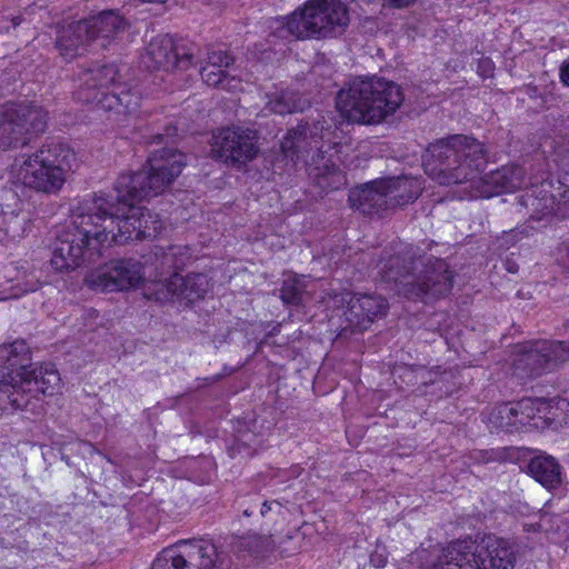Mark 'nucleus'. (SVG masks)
<instances>
[{
  "instance_id": "b1692460",
  "label": "nucleus",
  "mask_w": 569,
  "mask_h": 569,
  "mask_svg": "<svg viewBox=\"0 0 569 569\" xmlns=\"http://www.w3.org/2000/svg\"><path fill=\"white\" fill-rule=\"evenodd\" d=\"M528 473L547 489H555L561 483V466L549 455L532 457L527 466Z\"/></svg>"
},
{
  "instance_id": "4468645a",
  "label": "nucleus",
  "mask_w": 569,
  "mask_h": 569,
  "mask_svg": "<svg viewBox=\"0 0 569 569\" xmlns=\"http://www.w3.org/2000/svg\"><path fill=\"white\" fill-rule=\"evenodd\" d=\"M142 263L134 259L113 260L90 271L86 284L97 291H123L136 288L143 279Z\"/></svg>"
},
{
  "instance_id": "72a5a7b5",
  "label": "nucleus",
  "mask_w": 569,
  "mask_h": 569,
  "mask_svg": "<svg viewBox=\"0 0 569 569\" xmlns=\"http://www.w3.org/2000/svg\"><path fill=\"white\" fill-rule=\"evenodd\" d=\"M305 286L296 277H289L283 281L281 288V299L286 305L299 306L302 301Z\"/></svg>"
},
{
  "instance_id": "2eb2a0df",
  "label": "nucleus",
  "mask_w": 569,
  "mask_h": 569,
  "mask_svg": "<svg viewBox=\"0 0 569 569\" xmlns=\"http://www.w3.org/2000/svg\"><path fill=\"white\" fill-rule=\"evenodd\" d=\"M200 48L188 41L176 42L172 37L159 36L151 40L147 49V58L153 69L187 70L199 60Z\"/></svg>"
},
{
  "instance_id": "f257e3e1",
  "label": "nucleus",
  "mask_w": 569,
  "mask_h": 569,
  "mask_svg": "<svg viewBox=\"0 0 569 569\" xmlns=\"http://www.w3.org/2000/svg\"><path fill=\"white\" fill-rule=\"evenodd\" d=\"M186 166V156L173 149L152 152L148 170L121 174L116 194L88 196L71 209L69 222L57 232L51 264L58 271L94 262L103 247L136 240L134 202L162 193Z\"/></svg>"
},
{
  "instance_id": "8fccbe9b",
  "label": "nucleus",
  "mask_w": 569,
  "mask_h": 569,
  "mask_svg": "<svg viewBox=\"0 0 569 569\" xmlns=\"http://www.w3.org/2000/svg\"><path fill=\"white\" fill-rule=\"evenodd\" d=\"M153 139H154V140L157 139V140H159V142H160V141H161V139H162V136H161V134H158V136H156Z\"/></svg>"
},
{
  "instance_id": "f8f14e48",
  "label": "nucleus",
  "mask_w": 569,
  "mask_h": 569,
  "mask_svg": "<svg viewBox=\"0 0 569 569\" xmlns=\"http://www.w3.org/2000/svg\"><path fill=\"white\" fill-rule=\"evenodd\" d=\"M569 361V342L532 340L516 347L513 375L519 379L536 378L555 371Z\"/></svg>"
},
{
  "instance_id": "4be33fe9",
  "label": "nucleus",
  "mask_w": 569,
  "mask_h": 569,
  "mask_svg": "<svg viewBox=\"0 0 569 569\" xmlns=\"http://www.w3.org/2000/svg\"><path fill=\"white\" fill-rule=\"evenodd\" d=\"M382 181L391 211L415 202L423 190L422 181L416 177H387Z\"/></svg>"
},
{
  "instance_id": "37998d69",
  "label": "nucleus",
  "mask_w": 569,
  "mask_h": 569,
  "mask_svg": "<svg viewBox=\"0 0 569 569\" xmlns=\"http://www.w3.org/2000/svg\"><path fill=\"white\" fill-rule=\"evenodd\" d=\"M512 405L517 431H519L522 427L530 426L529 419L527 418L523 408H518L517 402Z\"/></svg>"
},
{
  "instance_id": "7c9ffc66",
  "label": "nucleus",
  "mask_w": 569,
  "mask_h": 569,
  "mask_svg": "<svg viewBox=\"0 0 569 569\" xmlns=\"http://www.w3.org/2000/svg\"><path fill=\"white\" fill-rule=\"evenodd\" d=\"M199 60H196L193 66L200 63L202 64L206 62L204 66L211 67L213 69H224L229 68L231 64H233V57L228 54L226 50L222 49H216L213 47H208L206 54L202 53V50L200 49L199 52Z\"/></svg>"
},
{
  "instance_id": "58836bf2",
  "label": "nucleus",
  "mask_w": 569,
  "mask_h": 569,
  "mask_svg": "<svg viewBox=\"0 0 569 569\" xmlns=\"http://www.w3.org/2000/svg\"><path fill=\"white\" fill-rule=\"evenodd\" d=\"M169 247L177 270L187 267L193 260V250L189 246L171 244Z\"/></svg>"
},
{
  "instance_id": "7ed1b4c3",
  "label": "nucleus",
  "mask_w": 569,
  "mask_h": 569,
  "mask_svg": "<svg viewBox=\"0 0 569 569\" xmlns=\"http://www.w3.org/2000/svg\"><path fill=\"white\" fill-rule=\"evenodd\" d=\"M378 276L392 283L399 295L412 300H428L448 295L452 273L443 259L420 254L413 246L385 249L377 264Z\"/></svg>"
},
{
  "instance_id": "09e8293b",
  "label": "nucleus",
  "mask_w": 569,
  "mask_h": 569,
  "mask_svg": "<svg viewBox=\"0 0 569 569\" xmlns=\"http://www.w3.org/2000/svg\"><path fill=\"white\" fill-rule=\"evenodd\" d=\"M508 271H509V272H515V271H516V269H513V266H509V267H508Z\"/></svg>"
},
{
  "instance_id": "bb28decb",
  "label": "nucleus",
  "mask_w": 569,
  "mask_h": 569,
  "mask_svg": "<svg viewBox=\"0 0 569 569\" xmlns=\"http://www.w3.org/2000/svg\"><path fill=\"white\" fill-rule=\"evenodd\" d=\"M306 104V100L301 99L298 92L284 90L273 94L267 102L266 109L270 112L284 116L288 113L303 111Z\"/></svg>"
},
{
  "instance_id": "dca6fc26",
  "label": "nucleus",
  "mask_w": 569,
  "mask_h": 569,
  "mask_svg": "<svg viewBox=\"0 0 569 569\" xmlns=\"http://www.w3.org/2000/svg\"><path fill=\"white\" fill-rule=\"evenodd\" d=\"M210 288V280L206 273L192 272L182 277L174 272L168 279L156 282L151 295L160 302L173 298L193 302L203 299Z\"/></svg>"
},
{
  "instance_id": "e433bc0d",
  "label": "nucleus",
  "mask_w": 569,
  "mask_h": 569,
  "mask_svg": "<svg viewBox=\"0 0 569 569\" xmlns=\"http://www.w3.org/2000/svg\"><path fill=\"white\" fill-rule=\"evenodd\" d=\"M264 498L258 493L247 495L238 501V508L246 517H253L256 522H259L260 507L258 503H263Z\"/></svg>"
},
{
  "instance_id": "c9c22d12",
  "label": "nucleus",
  "mask_w": 569,
  "mask_h": 569,
  "mask_svg": "<svg viewBox=\"0 0 569 569\" xmlns=\"http://www.w3.org/2000/svg\"><path fill=\"white\" fill-rule=\"evenodd\" d=\"M471 459L479 463L505 462L509 459V449L501 447L488 450H476L471 453Z\"/></svg>"
},
{
  "instance_id": "9d476101",
  "label": "nucleus",
  "mask_w": 569,
  "mask_h": 569,
  "mask_svg": "<svg viewBox=\"0 0 569 569\" xmlns=\"http://www.w3.org/2000/svg\"><path fill=\"white\" fill-rule=\"evenodd\" d=\"M124 29L123 18L114 10H104L57 29L56 48L66 60L83 54L86 48L98 39H111Z\"/></svg>"
},
{
  "instance_id": "c85d7f7f",
  "label": "nucleus",
  "mask_w": 569,
  "mask_h": 569,
  "mask_svg": "<svg viewBox=\"0 0 569 569\" xmlns=\"http://www.w3.org/2000/svg\"><path fill=\"white\" fill-rule=\"evenodd\" d=\"M491 429L503 432H516V421L512 403H501L495 407L488 416Z\"/></svg>"
},
{
  "instance_id": "ea45409f",
  "label": "nucleus",
  "mask_w": 569,
  "mask_h": 569,
  "mask_svg": "<svg viewBox=\"0 0 569 569\" xmlns=\"http://www.w3.org/2000/svg\"><path fill=\"white\" fill-rule=\"evenodd\" d=\"M555 162L561 172L569 176V139L563 140L556 147Z\"/></svg>"
},
{
  "instance_id": "473e14b6",
  "label": "nucleus",
  "mask_w": 569,
  "mask_h": 569,
  "mask_svg": "<svg viewBox=\"0 0 569 569\" xmlns=\"http://www.w3.org/2000/svg\"><path fill=\"white\" fill-rule=\"evenodd\" d=\"M24 218L19 217L14 212H2L0 204V233L10 239H16L22 236L24 228Z\"/></svg>"
},
{
  "instance_id": "412c9836",
  "label": "nucleus",
  "mask_w": 569,
  "mask_h": 569,
  "mask_svg": "<svg viewBox=\"0 0 569 569\" xmlns=\"http://www.w3.org/2000/svg\"><path fill=\"white\" fill-rule=\"evenodd\" d=\"M518 408H523L530 426L541 428L553 422H567L562 411L569 407L566 399L523 398L517 402Z\"/></svg>"
},
{
  "instance_id": "5701e85b",
  "label": "nucleus",
  "mask_w": 569,
  "mask_h": 569,
  "mask_svg": "<svg viewBox=\"0 0 569 569\" xmlns=\"http://www.w3.org/2000/svg\"><path fill=\"white\" fill-rule=\"evenodd\" d=\"M141 102V92L134 87L117 83L109 93H102L99 108L117 113L132 114L138 111Z\"/></svg>"
},
{
  "instance_id": "a878e982",
  "label": "nucleus",
  "mask_w": 569,
  "mask_h": 569,
  "mask_svg": "<svg viewBox=\"0 0 569 569\" xmlns=\"http://www.w3.org/2000/svg\"><path fill=\"white\" fill-rule=\"evenodd\" d=\"M234 548L239 552L247 551L256 558H264L273 551L274 542L271 535L248 533L237 538Z\"/></svg>"
},
{
  "instance_id": "6ab92c4d",
  "label": "nucleus",
  "mask_w": 569,
  "mask_h": 569,
  "mask_svg": "<svg viewBox=\"0 0 569 569\" xmlns=\"http://www.w3.org/2000/svg\"><path fill=\"white\" fill-rule=\"evenodd\" d=\"M347 300L348 309L345 312L346 319L351 327L358 330H366L376 318L385 316L388 310V301L380 295L357 293L350 295Z\"/></svg>"
},
{
  "instance_id": "f3484780",
  "label": "nucleus",
  "mask_w": 569,
  "mask_h": 569,
  "mask_svg": "<svg viewBox=\"0 0 569 569\" xmlns=\"http://www.w3.org/2000/svg\"><path fill=\"white\" fill-rule=\"evenodd\" d=\"M10 130L16 148L23 147L47 129V111L33 103L7 104Z\"/></svg>"
},
{
  "instance_id": "cd10ccee",
  "label": "nucleus",
  "mask_w": 569,
  "mask_h": 569,
  "mask_svg": "<svg viewBox=\"0 0 569 569\" xmlns=\"http://www.w3.org/2000/svg\"><path fill=\"white\" fill-rule=\"evenodd\" d=\"M136 219L138 220L136 240L151 239L162 229V222L157 214L143 208H134Z\"/></svg>"
},
{
  "instance_id": "c03bdc74",
  "label": "nucleus",
  "mask_w": 569,
  "mask_h": 569,
  "mask_svg": "<svg viewBox=\"0 0 569 569\" xmlns=\"http://www.w3.org/2000/svg\"><path fill=\"white\" fill-rule=\"evenodd\" d=\"M493 70V64L489 59H482L478 64V72L482 77H490Z\"/></svg>"
},
{
  "instance_id": "ddd939ff",
  "label": "nucleus",
  "mask_w": 569,
  "mask_h": 569,
  "mask_svg": "<svg viewBox=\"0 0 569 569\" xmlns=\"http://www.w3.org/2000/svg\"><path fill=\"white\" fill-rule=\"evenodd\" d=\"M257 136L250 129L222 128L212 134L210 156L227 164H246L258 153Z\"/></svg>"
},
{
  "instance_id": "393cba45",
  "label": "nucleus",
  "mask_w": 569,
  "mask_h": 569,
  "mask_svg": "<svg viewBox=\"0 0 569 569\" xmlns=\"http://www.w3.org/2000/svg\"><path fill=\"white\" fill-rule=\"evenodd\" d=\"M518 204L526 210L529 220L540 221L553 213L556 201L547 190H531L518 197Z\"/></svg>"
},
{
  "instance_id": "6e6552de",
  "label": "nucleus",
  "mask_w": 569,
  "mask_h": 569,
  "mask_svg": "<svg viewBox=\"0 0 569 569\" xmlns=\"http://www.w3.org/2000/svg\"><path fill=\"white\" fill-rule=\"evenodd\" d=\"M76 163V153L68 144L54 140L46 141L24 158L19 177L30 189L48 194L57 193Z\"/></svg>"
},
{
  "instance_id": "49530a36",
  "label": "nucleus",
  "mask_w": 569,
  "mask_h": 569,
  "mask_svg": "<svg viewBox=\"0 0 569 569\" xmlns=\"http://www.w3.org/2000/svg\"><path fill=\"white\" fill-rule=\"evenodd\" d=\"M395 8H403L412 3L415 0H387Z\"/></svg>"
},
{
  "instance_id": "4c0bfd02",
  "label": "nucleus",
  "mask_w": 569,
  "mask_h": 569,
  "mask_svg": "<svg viewBox=\"0 0 569 569\" xmlns=\"http://www.w3.org/2000/svg\"><path fill=\"white\" fill-rule=\"evenodd\" d=\"M10 121L4 107L0 110V149L16 148L14 139L10 130Z\"/></svg>"
},
{
  "instance_id": "2f4dec72",
  "label": "nucleus",
  "mask_w": 569,
  "mask_h": 569,
  "mask_svg": "<svg viewBox=\"0 0 569 569\" xmlns=\"http://www.w3.org/2000/svg\"><path fill=\"white\" fill-rule=\"evenodd\" d=\"M256 507H260L259 522L261 527L269 528L284 518V506L278 500L264 499L263 503H258Z\"/></svg>"
},
{
  "instance_id": "9b49d317",
  "label": "nucleus",
  "mask_w": 569,
  "mask_h": 569,
  "mask_svg": "<svg viewBox=\"0 0 569 569\" xmlns=\"http://www.w3.org/2000/svg\"><path fill=\"white\" fill-rule=\"evenodd\" d=\"M231 559L227 551L209 540L183 541L162 550L151 569H230Z\"/></svg>"
},
{
  "instance_id": "c756f323",
  "label": "nucleus",
  "mask_w": 569,
  "mask_h": 569,
  "mask_svg": "<svg viewBox=\"0 0 569 569\" xmlns=\"http://www.w3.org/2000/svg\"><path fill=\"white\" fill-rule=\"evenodd\" d=\"M213 68L208 66H202L200 68V74L202 80L211 87H220L226 90L236 89L238 84V80L234 77H229V73L224 69H217V72H213Z\"/></svg>"
},
{
  "instance_id": "a18cd8bd",
  "label": "nucleus",
  "mask_w": 569,
  "mask_h": 569,
  "mask_svg": "<svg viewBox=\"0 0 569 569\" xmlns=\"http://www.w3.org/2000/svg\"><path fill=\"white\" fill-rule=\"evenodd\" d=\"M560 79L563 84L569 87V60L563 61L561 64Z\"/></svg>"
},
{
  "instance_id": "aec40b11",
  "label": "nucleus",
  "mask_w": 569,
  "mask_h": 569,
  "mask_svg": "<svg viewBox=\"0 0 569 569\" xmlns=\"http://www.w3.org/2000/svg\"><path fill=\"white\" fill-rule=\"evenodd\" d=\"M348 201L351 208L359 210L366 216L391 211L382 178L352 189Z\"/></svg>"
},
{
  "instance_id": "de8ad7c7",
  "label": "nucleus",
  "mask_w": 569,
  "mask_h": 569,
  "mask_svg": "<svg viewBox=\"0 0 569 569\" xmlns=\"http://www.w3.org/2000/svg\"><path fill=\"white\" fill-rule=\"evenodd\" d=\"M220 379V376H214V377H211V378H204L203 380L206 381V383H212V382H216Z\"/></svg>"
},
{
  "instance_id": "79ce46f5",
  "label": "nucleus",
  "mask_w": 569,
  "mask_h": 569,
  "mask_svg": "<svg viewBox=\"0 0 569 569\" xmlns=\"http://www.w3.org/2000/svg\"><path fill=\"white\" fill-rule=\"evenodd\" d=\"M557 261L569 272V240L562 241L558 247Z\"/></svg>"
},
{
  "instance_id": "f03ea898",
  "label": "nucleus",
  "mask_w": 569,
  "mask_h": 569,
  "mask_svg": "<svg viewBox=\"0 0 569 569\" xmlns=\"http://www.w3.org/2000/svg\"><path fill=\"white\" fill-rule=\"evenodd\" d=\"M487 150L478 139L451 134L430 143L423 156L427 176L442 186L470 183L475 198H490L513 192L525 184V171L519 166H506L483 177Z\"/></svg>"
},
{
  "instance_id": "39448f33",
  "label": "nucleus",
  "mask_w": 569,
  "mask_h": 569,
  "mask_svg": "<svg viewBox=\"0 0 569 569\" xmlns=\"http://www.w3.org/2000/svg\"><path fill=\"white\" fill-rule=\"evenodd\" d=\"M331 126L325 117L319 116L311 121H302L287 131L280 148L284 158L295 164L303 162L307 166L309 178L323 192L337 190L346 183L342 170L337 166L325 150L330 144Z\"/></svg>"
},
{
  "instance_id": "a19ab883",
  "label": "nucleus",
  "mask_w": 569,
  "mask_h": 569,
  "mask_svg": "<svg viewBox=\"0 0 569 569\" xmlns=\"http://www.w3.org/2000/svg\"><path fill=\"white\" fill-rule=\"evenodd\" d=\"M370 562L376 568H383L388 562L386 547L377 546L370 555Z\"/></svg>"
},
{
  "instance_id": "0eeeda50",
  "label": "nucleus",
  "mask_w": 569,
  "mask_h": 569,
  "mask_svg": "<svg viewBox=\"0 0 569 569\" xmlns=\"http://www.w3.org/2000/svg\"><path fill=\"white\" fill-rule=\"evenodd\" d=\"M516 549L508 539L486 535L451 542L432 569H513Z\"/></svg>"
},
{
  "instance_id": "f704fd0d",
  "label": "nucleus",
  "mask_w": 569,
  "mask_h": 569,
  "mask_svg": "<svg viewBox=\"0 0 569 569\" xmlns=\"http://www.w3.org/2000/svg\"><path fill=\"white\" fill-rule=\"evenodd\" d=\"M154 268L159 273H167L172 270H177L176 263L173 261V256L171 253L170 247H159L156 246L152 251Z\"/></svg>"
},
{
  "instance_id": "423d86ee",
  "label": "nucleus",
  "mask_w": 569,
  "mask_h": 569,
  "mask_svg": "<svg viewBox=\"0 0 569 569\" xmlns=\"http://www.w3.org/2000/svg\"><path fill=\"white\" fill-rule=\"evenodd\" d=\"M405 99L399 84L380 77L356 78L339 90L336 106L341 117L359 124H378L392 117Z\"/></svg>"
},
{
  "instance_id": "1a4fd4ad",
  "label": "nucleus",
  "mask_w": 569,
  "mask_h": 569,
  "mask_svg": "<svg viewBox=\"0 0 569 569\" xmlns=\"http://www.w3.org/2000/svg\"><path fill=\"white\" fill-rule=\"evenodd\" d=\"M349 24L346 6L339 0H309L286 19L279 30L296 39L336 37Z\"/></svg>"
},
{
  "instance_id": "a211bd4d",
  "label": "nucleus",
  "mask_w": 569,
  "mask_h": 569,
  "mask_svg": "<svg viewBox=\"0 0 569 569\" xmlns=\"http://www.w3.org/2000/svg\"><path fill=\"white\" fill-rule=\"evenodd\" d=\"M119 70L116 64L94 63L79 73V87L76 97L84 103L100 104L102 93H109L107 89L117 84Z\"/></svg>"
},
{
  "instance_id": "20e7f679",
  "label": "nucleus",
  "mask_w": 569,
  "mask_h": 569,
  "mask_svg": "<svg viewBox=\"0 0 569 569\" xmlns=\"http://www.w3.org/2000/svg\"><path fill=\"white\" fill-rule=\"evenodd\" d=\"M0 368L8 370L0 380V409H22L39 393L52 396L60 389V373L52 363L33 367L23 340L0 346Z\"/></svg>"
}]
</instances>
